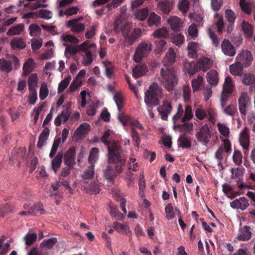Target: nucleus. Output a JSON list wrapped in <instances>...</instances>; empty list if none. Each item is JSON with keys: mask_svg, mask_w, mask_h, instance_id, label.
Listing matches in <instances>:
<instances>
[{"mask_svg": "<svg viewBox=\"0 0 255 255\" xmlns=\"http://www.w3.org/2000/svg\"><path fill=\"white\" fill-rule=\"evenodd\" d=\"M107 147L108 163L115 164V169L117 173H122L126 165V156L121 146L116 141H113Z\"/></svg>", "mask_w": 255, "mask_h": 255, "instance_id": "nucleus-1", "label": "nucleus"}, {"mask_svg": "<svg viewBox=\"0 0 255 255\" xmlns=\"http://www.w3.org/2000/svg\"><path fill=\"white\" fill-rule=\"evenodd\" d=\"M176 72L173 67L164 65L160 70V76L159 78L160 83L168 91H172L177 84L178 79Z\"/></svg>", "mask_w": 255, "mask_h": 255, "instance_id": "nucleus-2", "label": "nucleus"}, {"mask_svg": "<svg viewBox=\"0 0 255 255\" xmlns=\"http://www.w3.org/2000/svg\"><path fill=\"white\" fill-rule=\"evenodd\" d=\"M162 89L157 84L153 83L144 93V102L146 106H157L160 99L163 96Z\"/></svg>", "mask_w": 255, "mask_h": 255, "instance_id": "nucleus-3", "label": "nucleus"}, {"mask_svg": "<svg viewBox=\"0 0 255 255\" xmlns=\"http://www.w3.org/2000/svg\"><path fill=\"white\" fill-rule=\"evenodd\" d=\"M151 50V44L150 42H141L135 49L133 59L136 63L146 57Z\"/></svg>", "mask_w": 255, "mask_h": 255, "instance_id": "nucleus-4", "label": "nucleus"}, {"mask_svg": "<svg viewBox=\"0 0 255 255\" xmlns=\"http://www.w3.org/2000/svg\"><path fill=\"white\" fill-rule=\"evenodd\" d=\"M211 127L207 124H205L200 128L195 134V137L199 142L207 146L212 137Z\"/></svg>", "mask_w": 255, "mask_h": 255, "instance_id": "nucleus-5", "label": "nucleus"}, {"mask_svg": "<svg viewBox=\"0 0 255 255\" xmlns=\"http://www.w3.org/2000/svg\"><path fill=\"white\" fill-rule=\"evenodd\" d=\"M114 30L116 33L121 32L123 36L130 33L131 25L126 21L122 16L117 17L114 23Z\"/></svg>", "mask_w": 255, "mask_h": 255, "instance_id": "nucleus-6", "label": "nucleus"}, {"mask_svg": "<svg viewBox=\"0 0 255 255\" xmlns=\"http://www.w3.org/2000/svg\"><path fill=\"white\" fill-rule=\"evenodd\" d=\"M239 109L242 117L247 115L248 108L251 105V99L246 92L242 93L238 99Z\"/></svg>", "mask_w": 255, "mask_h": 255, "instance_id": "nucleus-7", "label": "nucleus"}, {"mask_svg": "<svg viewBox=\"0 0 255 255\" xmlns=\"http://www.w3.org/2000/svg\"><path fill=\"white\" fill-rule=\"evenodd\" d=\"M157 110L161 116V119L164 121H167L168 115L172 111L173 107L171 102L167 100H164L163 101L162 105L159 106Z\"/></svg>", "mask_w": 255, "mask_h": 255, "instance_id": "nucleus-8", "label": "nucleus"}, {"mask_svg": "<svg viewBox=\"0 0 255 255\" xmlns=\"http://www.w3.org/2000/svg\"><path fill=\"white\" fill-rule=\"evenodd\" d=\"M223 141L224 145H221L215 153V158L219 164H221V161L223 160L224 151H225L226 153L229 154L232 149L231 142L228 139H225Z\"/></svg>", "mask_w": 255, "mask_h": 255, "instance_id": "nucleus-9", "label": "nucleus"}, {"mask_svg": "<svg viewBox=\"0 0 255 255\" xmlns=\"http://www.w3.org/2000/svg\"><path fill=\"white\" fill-rule=\"evenodd\" d=\"M142 31L139 28L133 29L132 31L127 34L124 37V44L125 46L129 47L132 45L137 38L141 36Z\"/></svg>", "mask_w": 255, "mask_h": 255, "instance_id": "nucleus-10", "label": "nucleus"}, {"mask_svg": "<svg viewBox=\"0 0 255 255\" xmlns=\"http://www.w3.org/2000/svg\"><path fill=\"white\" fill-rule=\"evenodd\" d=\"M82 19L83 18L81 17L77 19L70 20L68 21L66 26L70 28L71 30L74 33H79L83 32L85 29V25L83 23H78V21Z\"/></svg>", "mask_w": 255, "mask_h": 255, "instance_id": "nucleus-11", "label": "nucleus"}, {"mask_svg": "<svg viewBox=\"0 0 255 255\" xmlns=\"http://www.w3.org/2000/svg\"><path fill=\"white\" fill-rule=\"evenodd\" d=\"M253 58L252 53L248 50H243L237 57L238 62H240L245 67L249 66L253 61Z\"/></svg>", "mask_w": 255, "mask_h": 255, "instance_id": "nucleus-12", "label": "nucleus"}, {"mask_svg": "<svg viewBox=\"0 0 255 255\" xmlns=\"http://www.w3.org/2000/svg\"><path fill=\"white\" fill-rule=\"evenodd\" d=\"M222 51L228 56L233 57L236 54V50L232 43L228 39H224L221 43Z\"/></svg>", "mask_w": 255, "mask_h": 255, "instance_id": "nucleus-13", "label": "nucleus"}, {"mask_svg": "<svg viewBox=\"0 0 255 255\" xmlns=\"http://www.w3.org/2000/svg\"><path fill=\"white\" fill-rule=\"evenodd\" d=\"M249 205L248 200L244 197L236 199L230 203V206L232 208L241 210H245Z\"/></svg>", "mask_w": 255, "mask_h": 255, "instance_id": "nucleus-14", "label": "nucleus"}, {"mask_svg": "<svg viewBox=\"0 0 255 255\" xmlns=\"http://www.w3.org/2000/svg\"><path fill=\"white\" fill-rule=\"evenodd\" d=\"M75 147H70L64 155V162L68 166H74L75 164Z\"/></svg>", "mask_w": 255, "mask_h": 255, "instance_id": "nucleus-15", "label": "nucleus"}, {"mask_svg": "<svg viewBox=\"0 0 255 255\" xmlns=\"http://www.w3.org/2000/svg\"><path fill=\"white\" fill-rule=\"evenodd\" d=\"M157 6L163 13L168 14L173 8V2L172 0H160Z\"/></svg>", "mask_w": 255, "mask_h": 255, "instance_id": "nucleus-16", "label": "nucleus"}, {"mask_svg": "<svg viewBox=\"0 0 255 255\" xmlns=\"http://www.w3.org/2000/svg\"><path fill=\"white\" fill-rule=\"evenodd\" d=\"M25 154V150L21 148L13 149L12 151V157L9 158V163L13 165V160H16L19 164L21 161L24 159Z\"/></svg>", "mask_w": 255, "mask_h": 255, "instance_id": "nucleus-17", "label": "nucleus"}, {"mask_svg": "<svg viewBox=\"0 0 255 255\" xmlns=\"http://www.w3.org/2000/svg\"><path fill=\"white\" fill-rule=\"evenodd\" d=\"M147 23L150 27H157L161 24V17L154 12H152L149 15Z\"/></svg>", "mask_w": 255, "mask_h": 255, "instance_id": "nucleus-18", "label": "nucleus"}, {"mask_svg": "<svg viewBox=\"0 0 255 255\" xmlns=\"http://www.w3.org/2000/svg\"><path fill=\"white\" fill-rule=\"evenodd\" d=\"M71 115V112L68 109L63 111L61 114L56 117L54 120V124L56 127H59L62 123H63L68 120Z\"/></svg>", "mask_w": 255, "mask_h": 255, "instance_id": "nucleus-19", "label": "nucleus"}, {"mask_svg": "<svg viewBox=\"0 0 255 255\" xmlns=\"http://www.w3.org/2000/svg\"><path fill=\"white\" fill-rule=\"evenodd\" d=\"M148 71V68L146 64H138L132 69V76L137 78L145 75Z\"/></svg>", "mask_w": 255, "mask_h": 255, "instance_id": "nucleus-20", "label": "nucleus"}, {"mask_svg": "<svg viewBox=\"0 0 255 255\" xmlns=\"http://www.w3.org/2000/svg\"><path fill=\"white\" fill-rule=\"evenodd\" d=\"M90 125L88 123H82L75 131L74 135L79 139L84 138L87 134V130H90Z\"/></svg>", "mask_w": 255, "mask_h": 255, "instance_id": "nucleus-21", "label": "nucleus"}, {"mask_svg": "<svg viewBox=\"0 0 255 255\" xmlns=\"http://www.w3.org/2000/svg\"><path fill=\"white\" fill-rule=\"evenodd\" d=\"M197 63L199 71H203V72L207 71L211 66V60L205 57L198 59L197 61Z\"/></svg>", "mask_w": 255, "mask_h": 255, "instance_id": "nucleus-22", "label": "nucleus"}, {"mask_svg": "<svg viewBox=\"0 0 255 255\" xmlns=\"http://www.w3.org/2000/svg\"><path fill=\"white\" fill-rule=\"evenodd\" d=\"M63 156V153L62 152H59L51 161L52 169L55 173L61 167Z\"/></svg>", "mask_w": 255, "mask_h": 255, "instance_id": "nucleus-23", "label": "nucleus"}, {"mask_svg": "<svg viewBox=\"0 0 255 255\" xmlns=\"http://www.w3.org/2000/svg\"><path fill=\"white\" fill-rule=\"evenodd\" d=\"M250 227L244 226L241 229L238 239L239 241H245L249 240L251 238L252 232L250 231Z\"/></svg>", "mask_w": 255, "mask_h": 255, "instance_id": "nucleus-24", "label": "nucleus"}, {"mask_svg": "<svg viewBox=\"0 0 255 255\" xmlns=\"http://www.w3.org/2000/svg\"><path fill=\"white\" fill-rule=\"evenodd\" d=\"M240 144L245 149H247L249 146V135L247 131V128H245L243 129L240 134Z\"/></svg>", "mask_w": 255, "mask_h": 255, "instance_id": "nucleus-25", "label": "nucleus"}, {"mask_svg": "<svg viewBox=\"0 0 255 255\" xmlns=\"http://www.w3.org/2000/svg\"><path fill=\"white\" fill-rule=\"evenodd\" d=\"M113 228L118 232L124 235H128V233H129V227L127 224L115 222L113 223Z\"/></svg>", "mask_w": 255, "mask_h": 255, "instance_id": "nucleus-26", "label": "nucleus"}, {"mask_svg": "<svg viewBox=\"0 0 255 255\" xmlns=\"http://www.w3.org/2000/svg\"><path fill=\"white\" fill-rule=\"evenodd\" d=\"M168 23L175 32L179 31L182 26L180 19L175 16L170 17L168 19Z\"/></svg>", "mask_w": 255, "mask_h": 255, "instance_id": "nucleus-27", "label": "nucleus"}, {"mask_svg": "<svg viewBox=\"0 0 255 255\" xmlns=\"http://www.w3.org/2000/svg\"><path fill=\"white\" fill-rule=\"evenodd\" d=\"M243 65L240 62H237L236 63L230 66V72L234 75L241 76L243 74Z\"/></svg>", "mask_w": 255, "mask_h": 255, "instance_id": "nucleus-28", "label": "nucleus"}, {"mask_svg": "<svg viewBox=\"0 0 255 255\" xmlns=\"http://www.w3.org/2000/svg\"><path fill=\"white\" fill-rule=\"evenodd\" d=\"M207 81L212 86H216L219 82L218 74L215 70H211L207 73Z\"/></svg>", "mask_w": 255, "mask_h": 255, "instance_id": "nucleus-29", "label": "nucleus"}, {"mask_svg": "<svg viewBox=\"0 0 255 255\" xmlns=\"http://www.w3.org/2000/svg\"><path fill=\"white\" fill-rule=\"evenodd\" d=\"M66 46L65 50V54L68 59L72 56L76 54L79 51L78 47L77 46H74L72 45H69L66 43H64L63 44Z\"/></svg>", "mask_w": 255, "mask_h": 255, "instance_id": "nucleus-30", "label": "nucleus"}, {"mask_svg": "<svg viewBox=\"0 0 255 255\" xmlns=\"http://www.w3.org/2000/svg\"><path fill=\"white\" fill-rule=\"evenodd\" d=\"M34 63V60L33 59H28L24 63L22 68L23 75L25 76L28 75L33 70Z\"/></svg>", "mask_w": 255, "mask_h": 255, "instance_id": "nucleus-31", "label": "nucleus"}, {"mask_svg": "<svg viewBox=\"0 0 255 255\" xmlns=\"http://www.w3.org/2000/svg\"><path fill=\"white\" fill-rule=\"evenodd\" d=\"M198 43L195 42H190L188 44L187 49L188 56L192 58H195L197 56Z\"/></svg>", "mask_w": 255, "mask_h": 255, "instance_id": "nucleus-32", "label": "nucleus"}, {"mask_svg": "<svg viewBox=\"0 0 255 255\" xmlns=\"http://www.w3.org/2000/svg\"><path fill=\"white\" fill-rule=\"evenodd\" d=\"M99 149L97 147L92 148L88 157V162L90 165H95L99 157Z\"/></svg>", "mask_w": 255, "mask_h": 255, "instance_id": "nucleus-33", "label": "nucleus"}, {"mask_svg": "<svg viewBox=\"0 0 255 255\" xmlns=\"http://www.w3.org/2000/svg\"><path fill=\"white\" fill-rule=\"evenodd\" d=\"M24 25L23 23L18 24L16 25L11 27L6 32L8 36H12L19 34L23 30Z\"/></svg>", "mask_w": 255, "mask_h": 255, "instance_id": "nucleus-34", "label": "nucleus"}, {"mask_svg": "<svg viewBox=\"0 0 255 255\" xmlns=\"http://www.w3.org/2000/svg\"><path fill=\"white\" fill-rule=\"evenodd\" d=\"M105 178L109 181H113L116 177V174L112 166L108 165L104 170Z\"/></svg>", "mask_w": 255, "mask_h": 255, "instance_id": "nucleus-35", "label": "nucleus"}, {"mask_svg": "<svg viewBox=\"0 0 255 255\" xmlns=\"http://www.w3.org/2000/svg\"><path fill=\"white\" fill-rule=\"evenodd\" d=\"M28 86L29 91L36 90L38 83V76L37 74H32L28 79Z\"/></svg>", "mask_w": 255, "mask_h": 255, "instance_id": "nucleus-36", "label": "nucleus"}, {"mask_svg": "<svg viewBox=\"0 0 255 255\" xmlns=\"http://www.w3.org/2000/svg\"><path fill=\"white\" fill-rule=\"evenodd\" d=\"M57 242L56 238H52L48 240H43L40 244V247L46 250L51 249Z\"/></svg>", "mask_w": 255, "mask_h": 255, "instance_id": "nucleus-37", "label": "nucleus"}, {"mask_svg": "<svg viewBox=\"0 0 255 255\" xmlns=\"http://www.w3.org/2000/svg\"><path fill=\"white\" fill-rule=\"evenodd\" d=\"M12 49H23L25 47V44L21 38H14L10 42Z\"/></svg>", "mask_w": 255, "mask_h": 255, "instance_id": "nucleus-38", "label": "nucleus"}, {"mask_svg": "<svg viewBox=\"0 0 255 255\" xmlns=\"http://www.w3.org/2000/svg\"><path fill=\"white\" fill-rule=\"evenodd\" d=\"M176 54L174 50L172 48H169L164 58L165 63L164 65H166V64L170 65L174 62Z\"/></svg>", "mask_w": 255, "mask_h": 255, "instance_id": "nucleus-39", "label": "nucleus"}, {"mask_svg": "<svg viewBox=\"0 0 255 255\" xmlns=\"http://www.w3.org/2000/svg\"><path fill=\"white\" fill-rule=\"evenodd\" d=\"M242 83L247 86H251L255 84V78L254 74L251 73H246L242 77Z\"/></svg>", "mask_w": 255, "mask_h": 255, "instance_id": "nucleus-40", "label": "nucleus"}, {"mask_svg": "<svg viewBox=\"0 0 255 255\" xmlns=\"http://www.w3.org/2000/svg\"><path fill=\"white\" fill-rule=\"evenodd\" d=\"M12 68L10 61H7L4 59H0V69L2 71L9 73L12 71Z\"/></svg>", "mask_w": 255, "mask_h": 255, "instance_id": "nucleus-41", "label": "nucleus"}, {"mask_svg": "<svg viewBox=\"0 0 255 255\" xmlns=\"http://www.w3.org/2000/svg\"><path fill=\"white\" fill-rule=\"evenodd\" d=\"M235 89V86L233 84V81L232 78L230 76H227L225 80L223 86V90L228 91L233 93Z\"/></svg>", "mask_w": 255, "mask_h": 255, "instance_id": "nucleus-42", "label": "nucleus"}, {"mask_svg": "<svg viewBox=\"0 0 255 255\" xmlns=\"http://www.w3.org/2000/svg\"><path fill=\"white\" fill-rule=\"evenodd\" d=\"M169 35V32L167 28L165 27L158 28L155 30L153 33V36L155 38H166Z\"/></svg>", "mask_w": 255, "mask_h": 255, "instance_id": "nucleus-43", "label": "nucleus"}, {"mask_svg": "<svg viewBox=\"0 0 255 255\" xmlns=\"http://www.w3.org/2000/svg\"><path fill=\"white\" fill-rule=\"evenodd\" d=\"M185 67L186 69V72L190 75H193L195 74L196 72L199 71L197 62H192L189 63H187L185 65Z\"/></svg>", "mask_w": 255, "mask_h": 255, "instance_id": "nucleus-44", "label": "nucleus"}, {"mask_svg": "<svg viewBox=\"0 0 255 255\" xmlns=\"http://www.w3.org/2000/svg\"><path fill=\"white\" fill-rule=\"evenodd\" d=\"M148 15V10L147 8H143L139 9L135 13V17L136 19L144 21L145 20Z\"/></svg>", "mask_w": 255, "mask_h": 255, "instance_id": "nucleus-45", "label": "nucleus"}, {"mask_svg": "<svg viewBox=\"0 0 255 255\" xmlns=\"http://www.w3.org/2000/svg\"><path fill=\"white\" fill-rule=\"evenodd\" d=\"M175 128L180 129L181 131L186 133H189L193 130V125L192 123H184L183 124H177L175 125Z\"/></svg>", "mask_w": 255, "mask_h": 255, "instance_id": "nucleus-46", "label": "nucleus"}, {"mask_svg": "<svg viewBox=\"0 0 255 255\" xmlns=\"http://www.w3.org/2000/svg\"><path fill=\"white\" fill-rule=\"evenodd\" d=\"M179 146L183 148H188L191 146V142L185 135H181L177 140Z\"/></svg>", "mask_w": 255, "mask_h": 255, "instance_id": "nucleus-47", "label": "nucleus"}, {"mask_svg": "<svg viewBox=\"0 0 255 255\" xmlns=\"http://www.w3.org/2000/svg\"><path fill=\"white\" fill-rule=\"evenodd\" d=\"M95 165H90L82 175L84 179H92L95 175Z\"/></svg>", "mask_w": 255, "mask_h": 255, "instance_id": "nucleus-48", "label": "nucleus"}, {"mask_svg": "<svg viewBox=\"0 0 255 255\" xmlns=\"http://www.w3.org/2000/svg\"><path fill=\"white\" fill-rule=\"evenodd\" d=\"M242 29L248 37H251L253 33L252 25L248 22L244 21L242 23Z\"/></svg>", "mask_w": 255, "mask_h": 255, "instance_id": "nucleus-49", "label": "nucleus"}, {"mask_svg": "<svg viewBox=\"0 0 255 255\" xmlns=\"http://www.w3.org/2000/svg\"><path fill=\"white\" fill-rule=\"evenodd\" d=\"M203 81V78L198 75L196 79H193L191 82L193 92L198 91L200 90Z\"/></svg>", "mask_w": 255, "mask_h": 255, "instance_id": "nucleus-50", "label": "nucleus"}, {"mask_svg": "<svg viewBox=\"0 0 255 255\" xmlns=\"http://www.w3.org/2000/svg\"><path fill=\"white\" fill-rule=\"evenodd\" d=\"M245 171V169L244 168H232L230 170L231 178L234 179L239 178L240 176H243Z\"/></svg>", "mask_w": 255, "mask_h": 255, "instance_id": "nucleus-51", "label": "nucleus"}, {"mask_svg": "<svg viewBox=\"0 0 255 255\" xmlns=\"http://www.w3.org/2000/svg\"><path fill=\"white\" fill-rule=\"evenodd\" d=\"M61 37V39L66 42H70L74 44L79 42V39L74 35L63 33Z\"/></svg>", "mask_w": 255, "mask_h": 255, "instance_id": "nucleus-52", "label": "nucleus"}, {"mask_svg": "<svg viewBox=\"0 0 255 255\" xmlns=\"http://www.w3.org/2000/svg\"><path fill=\"white\" fill-rule=\"evenodd\" d=\"M114 100L116 103L118 110L121 112L123 107L124 97L120 93H116L114 97Z\"/></svg>", "mask_w": 255, "mask_h": 255, "instance_id": "nucleus-53", "label": "nucleus"}, {"mask_svg": "<svg viewBox=\"0 0 255 255\" xmlns=\"http://www.w3.org/2000/svg\"><path fill=\"white\" fill-rule=\"evenodd\" d=\"M60 142L61 138L60 137H56L55 138L49 155L50 158H52L54 156Z\"/></svg>", "mask_w": 255, "mask_h": 255, "instance_id": "nucleus-54", "label": "nucleus"}, {"mask_svg": "<svg viewBox=\"0 0 255 255\" xmlns=\"http://www.w3.org/2000/svg\"><path fill=\"white\" fill-rule=\"evenodd\" d=\"M171 41L176 46L180 47L184 42V37L181 33L175 34L173 35Z\"/></svg>", "mask_w": 255, "mask_h": 255, "instance_id": "nucleus-55", "label": "nucleus"}, {"mask_svg": "<svg viewBox=\"0 0 255 255\" xmlns=\"http://www.w3.org/2000/svg\"><path fill=\"white\" fill-rule=\"evenodd\" d=\"M29 30L30 31L29 34L31 36H36L41 31L40 27L36 23L31 24L29 26Z\"/></svg>", "mask_w": 255, "mask_h": 255, "instance_id": "nucleus-56", "label": "nucleus"}, {"mask_svg": "<svg viewBox=\"0 0 255 255\" xmlns=\"http://www.w3.org/2000/svg\"><path fill=\"white\" fill-rule=\"evenodd\" d=\"M193 114L191 107L188 105L186 106L185 114L181 119V122L184 123L187 121H189L193 118Z\"/></svg>", "mask_w": 255, "mask_h": 255, "instance_id": "nucleus-57", "label": "nucleus"}, {"mask_svg": "<svg viewBox=\"0 0 255 255\" xmlns=\"http://www.w3.org/2000/svg\"><path fill=\"white\" fill-rule=\"evenodd\" d=\"M71 80V77L68 76L62 80L58 85V93L59 94L62 93L68 86Z\"/></svg>", "mask_w": 255, "mask_h": 255, "instance_id": "nucleus-58", "label": "nucleus"}, {"mask_svg": "<svg viewBox=\"0 0 255 255\" xmlns=\"http://www.w3.org/2000/svg\"><path fill=\"white\" fill-rule=\"evenodd\" d=\"M233 93L230 92L229 91H226L223 90L220 98L221 106L222 108H224L226 106V102L228 101L230 95Z\"/></svg>", "mask_w": 255, "mask_h": 255, "instance_id": "nucleus-59", "label": "nucleus"}, {"mask_svg": "<svg viewBox=\"0 0 255 255\" xmlns=\"http://www.w3.org/2000/svg\"><path fill=\"white\" fill-rule=\"evenodd\" d=\"M39 212L41 214L44 213V209L42 204L37 203L30 207L29 210V213H33Z\"/></svg>", "mask_w": 255, "mask_h": 255, "instance_id": "nucleus-60", "label": "nucleus"}, {"mask_svg": "<svg viewBox=\"0 0 255 255\" xmlns=\"http://www.w3.org/2000/svg\"><path fill=\"white\" fill-rule=\"evenodd\" d=\"M233 160L236 165H240L242 163V154L240 151L235 150Z\"/></svg>", "mask_w": 255, "mask_h": 255, "instance_id": "nucleus-61", "label": "nucleus"}, {"mask_svg": "<svg viewBox=\"0 0 255 255\" xmlns=\"http://www.w3.org/2000/svg\"><path fill=\"white\" fill-rule=\"evenodd\" d=\"M240 4L243 11L248 14L251 13L252 7L250 3L246 2L245 0H240Z\"/></svg>", "mask_w": 255, "mask_h": 255, "instance_id": "nucleus-62", "label": "nucleus"}, {"mask_svg": "<svg viewBox=\"0 0 255 255\" xmlns=\"http://www.w3.org/2000/svg\"><path fill=\"white\" fill-rule=\"evenodd\" d=\"M165 212L166 218L168 220H172L174 218V213L173 212V208L171 203H168L165 208Z\"/></svg>", "mask_w": 255, "mask_h": 255, "instance_id": "nucleus-63", "label": "nucleus"}, {"mask_svg": "<svg viewBox=\"0 0 255 255\" xmlns=\"http://www.w3.org/2000/svg\"><path fill=\"white\" fill-rule=\"evenodd\" d=\"M48 95V90L47 85L45 83H43L41 86L39 91V98L40 100H44Z\"/></svg>", "mask_w": 255, "mask_h": 255, "instance_id": "nucleus-64", "label": "nucleus"}]
</instances>
